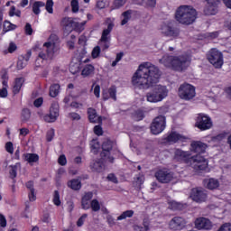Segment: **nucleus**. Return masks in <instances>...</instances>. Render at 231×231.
Masks as SVG:
<instances>
[{
  "instance_id": "nucleus-25",
  "label": "nucleus",
  "mask_w": 231,
  "mask_h": 231,
  "mask_svg": "<svg viewBox=\"0 0 231 231\" xmlns=\"http://www.w3.org/2000/svg\"><path fill=\"white\" fill-rule=\"evenodd\" d=\"M204 187L209 190H216L219 187V180L217 179L210 178L203 180Z\"/></svg>"
},
{
  "instance_id": "nucleus-51",
  "label": "nucleus",
  "mask_w": 231,
  "mask_h": 231,
  "mask_svg": "<svg viewBox=\"0 0 231 231\" xmlns=\"http://www.w3.org/2000/svg\"><path fill=\"white\" fill-rule=\"evenodd\" d=\"M149 230V226L144 225V226H139L135 225L134 226V231H148Z\"/></svg>"
},
{
  "instance_id": "nucleus-64",
  "label": "nucleus",
  "mask_w": 231,
  "mask_h": 231,
  "mask_svg": "<svg viewBox=\"0 0 231 231\" xmlns=\"http://www.w3.org/2000/svg\"><path fill=\"white\" fill-rule=\"evenodd\" d=\"M69 118H71V120H80V115L72 112L69 114Z\"/></svg>"
},
{
  "instance_id": "nucleus-9",
  "label": "nucleus",
  "mask_w": 231,
  "mask_h": 231,
  "mask_svg": "<svg viewBox=\"0 0 231 231\" xmlns=\"http://www.w3.org/2000/svg\"><path fill=\"white\" fill-rule=\"evenodd\" d=\"M102 152L101 158L105 163H115V157L111 156L109 152L113 149V142L111 140L106 139L103 142L102 144Z\"/></svg>"
},
{
  "instance_id": "nucleus-8",
  "label": "nucleus",
  "mask_w": 231,
  "mask_h": 231,
  "mask_svg": "<svg viewBox=\"0 0 231 231\" xmlns=\"http://www.w3.org/2000/svg\"><path fill=\"white\" fill-rule=\"evenodd\" d=\"M208 60L214 66L219 69L223 67V53L217 49H211L208 53Z\"/></svg>"
},
{
  "instance_id": "nucleus-18",
  "label": "nucleus",
  "mask_w": 231,
  "mask_h": 231,
  "mask_svg": "<svg viewBox=\"0 0 231 231\" xmlns=\"http://www.w3.org/2000/svg\"><path fill=\"white\" fill-rule=\"evenodd\" d=\"M161 32L165 37H178L180 35V31L171 23H163L161 27Z\"/></svg>"
},
{
  "instance_id": "nucleus-12",
  "label": "nucleus",
  "mask_w": 231,
  "mask_h": 231,
  "mask_svg": "<svg viewBox=\"0 0 231 231\" xmlns=\"http://www.w3.org/2000/svg\"><path fill=\"white\" fill-rule=\"evenodd\" d=\"M165 130V116H160L154 118L151 125V131L152 134H160Z\"/></svg>"
},
{
  "instance_id": "nucleus-54",
  "label": "nucleus",
  "mask_w": 231,
  "mask_h": 231,
  "mask_svg": "<svg viewBox=\"0 0 231 231\" xmlns=\"http://www.w3.org/2000/svg\"><path fill=\"white\" fill-rule=\"evenodd\" d=\"M58 163L61 166L66 165L68 163V160L66 159V155L62 154L58 159Z\"/></svg>"
},
{
  "instance_id": "nucleus-47",
  "label": "nucleus",
  "mask_w": 231,
  "mask_h": 231,
  "mask_svg": "<svg viewBox=\"0 0 231 231\" xmlns=\"http://www.w3.org/2000/svg\"><path fill=\"white\" fill-rule=\"evenodd\" d=\"M125 3H127V0H115L114 1V8H122V6H124V5H125Z\"/></svg>"
},
{
  "instance_id": "nucleus-63",
  "label": "nucleus",
  "mask_w": 231,
  "mask_h": 231,
  "mask_svg": "<svg viewBox=\"0 0 231 231\" xmlns=\"http://www.w3.org/2000/svg\"><path fill=\"white\" fill-rule=\"evenodd\" d=\"M144 5L147 6L154 7L156 6V0H143Z\"/></svg>"
},
{
  "instance_id": "nucleus-42",
  "label": "nucleus",
  "mask_w": 231,
  "mask_h": 231,
  "mask_svg": "<svg viewBox=\"0 0 231 231\" xmlns=\"http://www.w3.org/2000/svg\"><path fill=\"white\" fill-rule=\"evenodd\" d=\"M90 208L93 210V212H98V210H100V202H98L97 199H93L90 201Z\"/></svg>"
},
{
  "instance_id": "nucleus-32",
  "label": "nucleus",
  "mask_w": 231,
  "mask_h": 231,
  "mask_svg": "<svg viewBox=\"0 0 231 231\" xmlns=\"http://www.w3.org/2000/svg\"><path fill=\"white\" fill-rule=\"evenodd\" d=\"M23 84H24V79L18 78L15 79L14 85L13 87V93H14V95H17V93L21 91V88H23Z\"/></svg>"
},
{
  "instance_id": "nucleus-59",
  "label": "nucleus",
  "mask_w": 231,
  "mask_h": 231,
  "mask_svg": "<svg viewBox=\"0 0 231 231\" xmlns=\"http://www.w3.org/2000/svg\"><path fill=\"white\" fill-rule=\"evenodd\" d=\"M86 217H88V214H83L78 220L77 225L78 226H82L84 222L86 221Z\"/></svg>"
},
{
  "instance_id": "nucleus-7",
  "label": "nucleus",
  "mask_w": 231,
  "mask_h": 231,
  "mask_svg": "<svg viewBox=\"0 0 231 231\" xmlns=\"http://www.w3.org/2000/svg\"><path fill=\"white\" fill-rule=\"evenodd\" d=\"M86 24V22L79 23L75 21L73 18H63L61 21V25L63 26L64 30L66 32H73V30H79V32H82L84 30V26Z\"/></svg>"
},
{
  "instance_id": "nucleus-31",
  "label": "nucleus",
  "mask_w": 231,
  "mask_h": 231,
  "mask_svg": "<svg viewBox=\"0 0 231 231\" xmlns=\"http://www.w3.org/2000/svg\"><path fill=\"white\" fill-rule=\"evenodd\" d=\"M93 73H95V67L91 64L86 65L81 71L82 77H91Z\"/></svg>"
},
{
  "instance_id": "nucleus-55",
  "label": "nucleus",
  "mask_w": 231,
  "mask_h": 231,
  "mask_svg": "<svg viewBox=\"0 0 231 231\" xmlns=\"http://www.w3.org/2000/svg\"><path fill=\"white\" fill-rule=\"evenodd\" d=\"M106 222L109 226H115L116 225V222H115V218L111 215L106 216Z\"/></svg>"
},
{
  "instance_id": "nucleus-21",
  "label": "nucleus",
  "mask_w": 231,
  "mask_h": 231,
  "mask_svg": "<svg viewBox=\"0 0 231 231\" xmlns=\"http://www.w3.org/2000/svg\"><path fill=\"white\" fill-rule=\"evenodd\" d=\"M185 140H187V136L178 134L177 132H171L166 137V142H168V143H177V142H185Z\"/></svg>"
},
{
  "instance_id": "nucleus-57",
  "label": "nucleus",
  "mask_w": 231,
  "mask_h": 231,
  "mask_svg": "<svg viewBox=\"0 0 231 231\" xmlns=\"http://www.w3.org/2000/svg\"><path fill=\"white\" fill-rule=\"evenodd\" d=\"M217 231H231V224L226 223L222 225Z\"/></svg>"
},
{
  "instance_id": "nucleus-16",
  "label": "nucleus",
  "mask_w": 231,
  "mask_h": 231,
  "mask_svg": "<svg viewBox=\"0 0 231 231\" xmlns=\"http://www.w3.org/2000/svg\"><path fill=\"white\" fill-rule=\"evenodd\" d=\"M190 152H185L180 148L174 150V162H179L180 163H189V160L190 162Z\"/></svg>"
},
{
  "instance_id": "nucleus-3",
  "label": "nucleus",
  "mask_w": 231,
  "mask_h": 231,
  "mask_svg": "<svg viewBox=\"0 0 231 231\" xmlns=\"http://www.w3.org/2000/svg\"><path fill=\"white\" fill-rule=\"evenodd\" d=\"M196 19H198V12L190 5H180L175 12V20L180 24L189 26L196 23Z\"/></svg>"
},
{
  "instance_id": "nucleus-58",
  "label": "nucleus",
  "mask_w": 231,
  "mask_h": 231,
  "mask_svg": "<svg viewBox=\"0 0 231 231\" xmlns=\"http://www.w3.org/2000/svg\"><path fill=\"white\" fill-rule=\"evenodd\" d=\"M24 30H25L26 35H32V33H33V29L32 28V24L28 23L25 24Z\"/></svg>"
},
{
  "instance_id": "nucleus-15",
  "label": "nucleus",
  "mask_w": 231,
  "mask_h": 231,
  "mask_svg": "<svg viewBox=\"0 0 231 231\" xmlns=\"http://www.w3.org/2000/svg\"><path fill=\"white\" fill-rule=\"evenodd\" d=\"M189 198L196 203H203L207 201V191L203 188H193Z\"/></svg>"
},
{
  "instance_id": "nucleus-4",
  "label": "nucleus",
  "mask_w": 231,
  "mask_h": 231,
  "mask_svg": "<svg viewBox=\"0 0 231 231\" xmlns=\"http://www.w3.org/2000/svg\"><path fill=\"white\" fill-rule=\"evenodd\" d=\"M169 97V89L163 85L155 86L146 94V100L151 104H158Z\"/></svg>"
},
{
  "instance_id": "nucleus-27",
  "label": "nucleus",
  "mask_w": 231,
  "mask_h": 231,
  "mask_svg": "<svg viewBox=\"0 0 231 231\" xmlns=\"http://www.w3.org/2000/svg\"><path fill=\"white\" fill-rule=\"evenodd\" d=\"M23 158V161L28 162L30 165H33V163L39 162V155L37 153H24Z\"/></svg>"
},
{
  "instance_id": "nucleus-50",
  "label": "nucleus",
  "mask_w": 231,
  "mask_h": 231,
  "mask_svg": "<svg viewBox=\"0 0 231 231\" xmlns=\"http://www.w3.org/2000/svg\"><path fill=\"white\" fill-rule=\"evenodd\" d=\"M145 115L143 114V111L138 110L135 112L134 118L137 120V122H140V120H143Z\"/></svg>"
},
{
  "instance_id": "nucleus-6",
  "label": "nucleus",
  "mask_w": 231,
  "mask_h": 231,
  "mask_svg": "<svg viewBox=\"0 0 231 231\" xmlns=\"http://www.w3.org/2000/svg\"><path fill=\"white\" fill-rule=\"evenodd\" d=\"M179 97L181 100H192L196 97V88L189 83H184L179 88Z\"/></svg>"
},
{
  "instance_id": "nucleus-11",
  "label": "nucleus",
  "mask_w": 231,
  "mask_h": 231,
  "mask_svg": "<svg viewBox=\"0 0 231 231\" xmlns=\"http://www.w3.org/2000/svg\"><path fill=\"white\" fill-rule=\"evenodd\" d=\"M113 23L107 25V29L103 30L102 36L99 41V45L103 50L109 49L111 44V32L113 31Z\"/></svg>"
},
{
  "instance_id": "nucleus-36",
  "label": "nucleus",
  "mask_w": 231,
  "mask_h": 231,
  "mask_svg": "<svg viewBox=\"0 0 231 231\" xmlns=\"http://www.w3.org/2000/svg\"><path fill=\"white\" fill-rule=\"evenodd\" d=\"M60 89V84H53L50 88V97L52 98H55L57 95H59V90Z\"/></svg>"
},
{
  "instance_id": "nucleus-33",
  "label": "nucleus",
  "mask_w": 231,
  "mask_h": 231,
  "mask_svg": "<svg viewBox=\"0 0 231 231\" xmlns=\"http://www.w3.org/2000/svg\"><path fill=\"white\" fill-rule=\"evenodd\" d=\"M46 4L44 2L36 1L32 4V12L35 15H39L41 14V8H44Z\"/></svg>"
},
{
  "instance_id": "nucleus-39",
  "label": "nucleus",
  "mask_w": 231,
  "mask_h": 231,
  "mask_svg": "<svg viewBox=\"0 0 231 231\" xmlns=\"http://www.w3.org/2000/svg\"><path fill=\"white\" fill-rule=\"evenodd\" d=\"M123 20L121 21V25H125L126 23H129V20L131 19V15H133V11L127 10L122 14Z\"/></svg>"
},
{
  "instance_id": "nucleus-56",
  "label": "nucleus",
  "mask_w": 231,
  "mask_h": 231,
  "mask_svg": "<svg viewBox=\"0 0 231 231\" xmlns=\"http://www.w3.org/2000/svg\"><path fill=\"white\" fill-rule=\"evenodd\" d=\"M5 149L9 154H14V143L12 142L6 143Z\"/></svg>"
},
{
  "instance_id": "nucleus-41",
  "label": "nucleus",
  "mask_w": 231,
  "mask_h": 231,
  "mask_svg": "<svg viewBox=\"0 0 231 231\" xmlns=\"http://www.w3.org/2000/svg\"><path fill=\"white\" fill-rule=\"evenodd\" d=\"M70 73L72 75H77L80 71V64L79 63H72L69 68Z\"/></svg>"
},
{
  "instance_id": "nucleus-43",
  "label": "nucleus",
  "mask_w": 231,
  "mask_h": 231,
  "mask_svg": "<svg viewBox=\"0 0 231 231\" xmlns=\"http://www.w3.org/2000/svg\"><path fill=\"white\" fill-rule=\"evenodd\" d=\"M70 6L73 14H78L80 6L79 5V0H71Z\"/></svg>"
},
{
  "instance_id": "nucleus-24",
  "label": "nucleus",
  "mask_w": 231,
  "mask_h": 231,
  "mask_svg": "<svg viewBox=\"0 0 231 231\" xmlns=\"http://www.w3.org/2000/svg\"><path fill=\"white\" fill-rule=\"evenodd\" d=\"M88 120L92 124H102V116L97 115V110L94 108L88 109Z\"/></svg>"
},
{
  "instance_id": "nucleus-61",
  "label": "nucleus",
  "mask_w": 231,
  "mask_h": 231,
  "mask_svg": "<svg viewBox=\"0 0 231 231\" xmlns=\"http://www.w3.org/2000/svg\"><path fill=\"white\" fill-rule=\"evenodd\" d=\"M29 201H35L37 197L35 196V189H32L28 193Z\"/></svg>"
},
{
  "instance_id": "nucleus-10",
  "label": "nucleus",
  "mask_w": 231,
  "mask_h": 231,
  "mask_svg": "<svg viewBox=\"0 0 231 231\" xmlns=\"http://www.w3.org/2000/svg\"><path fill=\"white\" fill-rule=\"evenodd\" d=\"M189 162L195 171H207L208 169V161L201 154L190 157Z\"/></svg>"
},
{
  "instance_id": "nucleus-40",
  "label": "nucleus",
  "mask_w": 231,
  "mask_h": 231,
  "mask_svg": "<svg viewBox=\"0 0 231 231\" xmlns=\"http://www.w3.org/2000/svg\"><path fill=\"white\" fill-rule=\"evenodd\" d=\"M17 28V25L13 24L12 23L5 21L4 23V29H3V33H6V32H10L12 30H15Z\"/></svg>"
},
{
  "instance_id": "nucleus-2",
  "label": "nucleus",
  "mask_w": 231,
  "mask_h": 231,
  "mask_svg": "<svg viewBox=\"0 0 231 231\" xmlns=\"http://www.w3.org/2000/svg\"><path fill=\"white\" fill-rule=\"evenodd\" d=\"M161 64H163L165 68H170L173 71H185L189 66H190V60L189 57L185 55L171 56L165 54L161 60H159Z\"/></svg>"
},
{
  "instance_id": "nucleus-46",
  "label": "nucleus",
  "mask_w": 231,
  "mask_h": 231,
  "mask_svg": "<svg viewBox=\"0 0 231 231\" xmlns=\"http://www.w3.org/2000/svg\"><path fill=\"white\" fill-rule=\"evenodd\" d=\"M45 8L48 14H53V0H47Z\"/></svg>"
},
{
  "instance_id": "nucleus-1",
  "label": "nucleus",
  "mask_w": 231,
  "mask_h": 231,
  "mask_svg": "<svg viewBox=\"0 0 231 231\" xmlns=\"http://www.w3.org/2000/svg\"><path fill=\"white\" fill-rule=\"evenodd\" d=\"M162 72L158 67L145 62L138 67L132 78V84L138 89H149L153 84H158Z\"/></svg>"
},
{
  "instance_id": "nucleus-28",
  "label": "nucleus",
  "mask_w": 231,
  "mask_h": 231,
  "mask_svg": "<svg viewBox=\"0 0 231 231\" xmlns=\"http://www.w3.org/2000/svg\"><path fill=\"white\" fill-rule=\"evenodd\" d=\"M90 169L92 172H103L104 164L102 163V161H93L90 162Z\"/></svg>"
},
{
  "instance_id": "nucleus-34",
  "label": "nucleus",
  "mask_w": 231,
  "mask_h": 231,
  "mask_svg": "<svg viewBox=\"0 0 231 231\" xmlns=\"http://www.w3.org/2000/svg\"><path fill=\"white\" fill-rule=\"evenodd\" d=\"M68 187H69V189H72V190H80L82 184L79 180L74 179L68 182Z\"/></svg>"
},
{
  "instance_id": "nucleus-60",
  "label": "nucleus",
  "mask_w": 231,
  "mask_h": 231,
  "mask_svg": "<svg viewBox=\"0 0 231 231\" xmlns=\"http://www.w3.org/2000/svg\"><path fill=\"white\" fill-rule=\"evenodd\" d=\"M108 181H112V183H118V179L114 173H110L107 175Z\"/></svg>"
},
{
  "instance_id": "nucleus-14",
  "label": "nucleus",
  "mask_w": 231,
  "mask_h": 231,
  "mask_svg": "<svg viewBox=\"0 0 231 231\" xmlns=\"http://www.w3.org/2000/svg\"><path fill=\"white\" fill-rule=\"evenodd\" d=\"M170 230L180 231L187 226V220L182 217H174L169 222Z\"/></svg>"
},
{
  "instance_id": "nucleus-23",
  "label": "nucleus",
  "mask_w": 231,
  "mask_h": 231,
  "mask_svg": "<svg viewBox=\"0 0 231 231\" xmlns=\"http://www.w3.org/2000/svg\"><path fill=\"white\" fill-rule=\"evenodd\" d=\"M32 57V51H28L24 56H20L16 64L17 69H23Z\"/></svg>"
},
{
  "instance_id": "nucleus-30",
  "label": "nucleus",
  "mask_w": 231,
  "mask_h": 231,
  "mask_svg": "<svg viewBox=\"0 0 231 231\" xmlns=\"http://www.w3.org/2000/svg\"><path fill=\"white\" fill-rule=\"evenodd\" d=\"M206 1L208 5H211L209 6V10L211 11H208V9H205L206 15H214V14H216V10H214V8H216V6L219 5V0H206Z\"/></svg>"
},
{
  "instance_id": "nucleus-44",
  "label": "nucleus",
  "mask_w": 231,
  "mask_h": 231,
  "mask_svg": "<svg viewBox=\"0 0 231 231\" xmlns=\"http://www.w3.org/2000/svg\"><path fill=\"white\" fill-rule=\"evenodd\" d=\"M14 51H17V44H15L14 42H11L7 50L5 51V53H14Z\"/></svg>"
},
{
  "instance_id": "nucleus-5",
  "label": "nucleus",
  "mask_w": 231,
  "mask_h": 231,
  "mask_svg": "<svg viewBox=\"0 0 231 231\" xmlns=\"http://www.w3.org/2000/svg\"><path fill=\"white\" fill-rule=\"evenodd\" d=\"M57 35L51 34L50 36V41L43 44V50L39 53V58L42 59V60H46V59H53V55L57 51Z\"/></svg>"
},
{
  "instance_id": "nucleus-48",
  "label": "nucleus",
  "mask_w": 231,
  "mask_h": 231,
  "mask_svg": "<svg viewBox=\"0 0 231 231\" xmlns=\"http://www.w3.org/2000/svg\"><path fill=\"white\" fill-rule=\"evenodd\" d=\"M81 207L84 210H89L91 208V201L81 199Z\"/></svg>"
},
{
  "instance_id": "nucleus-52",
  "label": "nucleus",
  "mask_w": 231,
  "mask_h": 231,
  "mask_svg": "<svg viewBox=\"0 0 231 231\" xmlns=\"http://www.w3.org/2000/svg\"><path fill=\"white\" fill-rule=\"evenodd\" d=\"M53 136H55V130L51 128L47 132V142H51V140H53Z\"/></svg>"
},
{
  "instance_id": "nucleus-22",
  "label": "nucleus",
  "mask_w": 231,
  "mask_h": 231,
  "mask_svg": "<svg viewBox=\"0 0 231 231\" xmlns=\"http://www.w3.org/2000/svg\"><path fill=\"white\" fill-rule=\"evenodd\" d=\"M190 151L201 154L207 151V144L199 141L192 142L190 144Z\"/></svg>"
},
{
  "instance_id": "nucleus-62",
  "label": "nucleus",
  "mask_w": 231,
  "mask_h": 231,
  "mask_svg": "<svg viewBox=\"0 0 231 231\" xmlns=\"http://www.w3.org/2000/svg\"><path fill=\"white\" fill-rule=\"evenodd\" d=\"M94 133H95V134H97V136H102V134H103V131H102V126H100V125H96L95 127H94Z\"/></svg>"
},
{
  "instance_id": "nucleus-17",
  "label": "nucleus",
  "mask_w": 231,
  "mask_h": 231,
  "mask_svg": "<svg viewBox=\"0 0 231 231\" xmlns=\"http://www.w3.org/2000/svg\"><path fill=\"white\" fill-rule=\"evenodd\" d=\"M155 178L160 183H169L172 181L174 174L167 170H159L155 172Z\"/></svg>"
},
{
  "instance_id": "nucleus-19",
  "label": "nucleus",
  "mask_w": 231,
  "mask_h": 231,
  "mask_svg": "<svg viewBox=\"0 0 231 231\" xmlns=\"http://www.w3.org/2000/svg\"><path fill=\"white\" fill-rule=\"evenodd\" d=\"M195 226L198 230H212V221L206 217H199L195 220Z\"/></svg>"
},
{
  "instance_id": "nucleus-26",
  "label": "nucleus",
  "mask_w": 231,
  "mask_h": 231,
  "mask_svg": "<svg viewBox=\"0 0 231 231\" xmlns=\"http://www.w3.org/2000/svg\"><path fill=\"white\" fill-rule=\"evenodd\" d=\"M103 100H109V98H113L115 101H116V88L111 87L108 89L103 90Z\"/></svg>"
},
{
  "instance_id": "nucleus-53",
  "label": "nucleus",
  "mask_w": 231,
  "mask_h": 231,
  "mask_svg": "<svg viewBox=\"0 0 231 231\" xmlns=\"http://www.w3.org/2000/svg\"><path fill=\"white\" fill-rule=\"evenodd\" d=\"M98 55H100V46H96L92 51V59L98 58Z\"/></svg>"
},
{
  "instance_id": "nucleus-45",
  "label": "nucleus",
  "mask_w": 231,
  "mask_h": 231,
  "mask_svg": "<svg viewBox=\"0 0 231 231\" xmlns=\"http://www.w3.org/2000/svg\"><path fill=\"white\" fill-rule=\"evenodd\" d=\"M54 205H56V207H60V195L59 194V192L57 190L54 191V196H53V199H52Z\"/></svg>"
},
{
  "instance_id": "nucleus-49",
  "label": "nucleus",
  "mask_w": 231,
  "mask_h": 231,
  "mask_svg": "<svg viewBox=\"0 0 231 231\" xmlns=\"http://www.w3.org/2000/svg\"><path fill=\"white\" fill-rule=\"evenodd\" d=\"M226 133L217 134V136L213 137V142H222V140H225V138H226Z\"/></svg>"
},
{
  "instance_id": "nucleus-35",
  "label": "nucleus",
  "mask_w": 231,
  "mask_h": 231,
  "mask_svg": "<svg viewBox=\"0 0 231 231\" xmlns=\"http://www.w3.org/2000/svg\"><path fill=\"white\" fill-rule=\"evenodd\" d=\"M184 205L182 203L171 200L169 202V208L171 210H183Z\"/></svg>"
},
{
  "instance_id": "nucleus-13",
  "label": "nucleus",
  "mask_w": 231,
  "mask_h": 231,
  "mask_svg": "<svg viewBox=\"0 0 231 231\" xmlns=\"http://www.w3.org/2000/svg\"><path fill=\"white\" fill-rule=\"evenodd\" d=\"M196 127L200 129V131H207V129H210L212 127V119H210L208 116L199 114L197 116Z\"/></svg>"
},
{
  "instance_id": "nucleus-20",
  "label": "nucleus",
  "mask_w": 231,
  "mask_h": 231,
  "mask_svg": "<svg viewBox=\"0 0 231 231\" xmlns=\"http://www.w3.org/2000/svg\"><path fill=\"white\" fill-rule=\"evenodd\" d=\"M59 118V104L52 103L50 108V114L44 116L45 122H55Z\"/></svg>"
},
{
  "instance_id": "nucleus-37",
  "label": "nucleus",
  "mask_w": 231,
  "mask_h": 231,
  "mask_svg": "<svg viewBox=\"0 0 231 231\" xmlns=\"http://www.w3.org/2000/svg\"><path fill=\"white\" fill-rule=\"evenodd\" d=\"M30 118H32V112H30V109H28V108H23L22 110V114H21L22 121L28 122V120H30Z\"/></svg>"
},
{
  "instance_id": "nucleus-38",
  "label": "nucleus",
  "mask_w": 231,
  "mask_h": 231,
  "mask_svg": "<svg viewBox=\"0 0 231 231\" xmlns=\"http://www.w3.org/2000/svg\"><path fill=\"white\" fill-rule=\"evenodd\" d=\"M133 216H134V211H124L119 217H117V221H124V219H127V217H133Z\"/></svg>"
},
{
  "instance_id": "nucleus-29",
  "label": "nucleus",
  "mask_w": 231,
  "mask_h": 231,
  "mask_svg": "<svg viewBox=\"0 0 231 231\" xmlns=\"http://www.w3.org/2000/svg\"><path fill=\"white\" fill-rule=\"evenodd\" d=\"M17 171H21V162L9 166V176L11 180H15V178H17Z\"/></svg>"
}]
</instances>
